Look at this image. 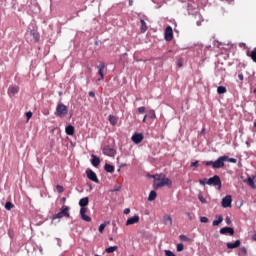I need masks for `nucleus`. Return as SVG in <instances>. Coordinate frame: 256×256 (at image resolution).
Instances as JSON below:
<instances>
[{
    "label": "nucleus",
    "mask_w": 256,
    "mask_h": 256,
    "mask_svg": "<svg viewBox=\"0 0 256 256\" xmlns=\"http://www.w3.org/2000/svg\"><path fill=\"white\" fill-rule=\"evenodd\" d=\"M225 156H220L216 161H206L204 162L206 167H211L213 169H223L225 167Z\"/></svg>",
    "instance_id": "nucleus-1"
},
{
    "label": "nucleus",
    "mask_w": 256,
    "mask_h": 256,
    "mask_svg": "<svg viewBox=\"0 0 256 256\" xmlns=\"http://www.w3.org/2000/svg\"><path fill=\"white\" fill-rule=\"evenodd\" d=\"M104 169L107 173H115V166L111 164H105Z\"/></svg>",
    "instance_id": "nucleus-22"
},
{
    "label": "nucleus",
    "mask_w": 256,
    "mask_h": 256,
    "mask_svg": "<svg viewBox=\"0 0 256 256\" xmlns=\"http://www.w3.org/2000/svg\"><path fill=\"white\" fill-rule=\"evenodd\" d=\"M129 213H131V209L129 208L124 209V215H129Z\"/></svg>",
    "instance_id": "nucleus-49"
},
{
    "label": "nucleus",
    "mask_w": 256,
    "mask_h": 256,
    "mask_svg": "<svg viewBox=\"0 0 256 256\" xmlns=\"http://www.w3.org/2000/svg\"><path fill=\"white\" fill-rule=\"evenodd\" d=\"M141 23V33H145V31H147V23L145 22V20L141 19L140 20Z\"/></svg>",
    "instance_id": "nucleus-27"
},
{
    "label": "nucleus",
    "mask_w": 256,
    "mask_h": 256,
    "mask_svg": "<svg viewBox=\"0 0 256 256\" xmlns=\"http://www.w3.org/2000/svg\"><path fill=\"white\" fill-rule=\"evenodd\" d=\"M19 93V86H10L8 88L9 97H15Z\"/></svg>",
    "instance_id": "nucleus-13"
},
{
    "label": "nucleus",
    "mask_w": 256,
    "mask_h": 256,
    "mask_svg": "<svg viewBox=\"0 0 256 256\" xmlns=\"http://www.w3.org/2000/svg\"><path fill=\"white\" fill-rule=\"evenodd\" d=\"M153 117H155V114H153Z\"/></svg>",
    "instance_id": "nucleus-60"
},
{
    "label": "nucleus",
    "mask_w": 256,
    "mask_h": 256,
    "mask_svg": "<svg viewBox=\"0 0 256 256\" xmlns=\"http://www.w3.org/2000/svg\"><path fill=\"white\" fill-rule=\"evenodd\" d=\"M200 185H202L203 187H205V185H207V179L204 180H199Z\"/></svg>",
    "instance_id": "nucleus-44"
},
{
    "label": "nucleus",
    "mask_w": 256,
    "mask_h": 256,
    "mask_svg": "<svg viewBox=\"0 0 256 256\" xmlns=\"http://www.w3.org/2000/svg\"><path fill=\"white\" fill-rule=\"evenodd\" d=\"M229 233L231 236L235 235V230L231 227H224L220 229L221 235H227Z\"/></svg>",
    "instance_id": "nucleus-14"
},
{
    "label": "nucleus",
    "mask_w": 256,
    "mask_h": 256,
    "mask_svg": "<svg viewBox=\"0 0 256 256\" xmlns=\"http://www.w3.org/2000/svg\"><path fill=\"white\" fill-rule=\"evenodd\" d=\"M138 113H140V114H143V113H145V107H139L138 108Z\"/></svg>",
    "instance_id": "nucleus-45"
},
{
    "label": "nucleus",
    "mask_w": 256,
    "mask_h": 256,
    "mask_svg": "<svg viewBox=\"0 0 256 256\" xmlns=\"http://www.w3.org/2000/svg\"><path fill=\"white\" fill-rule=\"evenodd\" d=\"M92 165L93 167H99V165L101 164V160L99 159V157L92 155Z\"/></svg>",
    "instance_id": "nucleus-21"
},
{
    "label": "nucleus",
    "mask_w": 256,
    "mask_h": 256,
    "mask_svg": "<svg viewBox=\"0 0 256 256\" xmlns=\"http://www.w3.org/2000/svg\"><path fill=\"white\" fill-rule=\"evenodd\" d=\"M114 191H121V187L114 189Z\"/></svg>",
    "instance_id": "nucleus-52"
},
{
    "label": "nucleus",
    "mask_w": 256,
    "mask_h": 256,
    "mask_svg": "<svg viewBox=\"0 0 256 256\" xmlns=\"http://www.w3.org/2000/svg\"><path fill=\"white\" fill-rule=\"evenodd\" d=\"M56 190H57L58 193H63L64 188H63V186H61V185H57V186H56Z\"/></svg>",
    "instance_id": "nucleus-38"
},
{
    "label": "nucleus",
    "mask_w": 256,
    "mask_h": 256,
    "mask_svg": "<svg viewBox=\"0 0 256 256\" xmlns=\"http://www.w3.org/2000/svg\"><path fill=\"white\" fill-rule=\"evenodd\" d=\"M183 249H185V246L183 245V243H180V244L177 245V251L179 253H181V251H183Z\"/></svg>",
    "instance_id": "nucleus-34"
},
{
    "label": "nucleus",
    "mask_w": 256,
    "mask_h": 256,
    "mask_svg": "<svg viewBox=\"0 0 256 256\" xmlns=\"http://www.w3.org/2000/svg\"><path fill=\"white\" fill-rule=\"evenodd\" d=\"M173 182L169 178H162L160 182H154L155 189H161V187H171Z\"/></svg>",
    "instance_id": "nucleus-5"
},
{
    "label": "nucleus",
    "mask_w": 256,
    "mask_h": 256,
    "mask_svg": "<svg viewBox=\"0 0 256 256\" xmlns=\"http://www.w3.org/2000/svg\"><path fill=\"white\" fill-rule=\"evenodd\" d=\"M117 249H119V247L117 246H110L108 248H106V253H115V251H117Z\"/></svg>",
    "instance_id": "nucleus-30"
},
{
    "label": "nucleus",
    "mask_w": 256,
    "mask_h": 256,
    "mask_svg": "<svg viewBox=\"0 0 256 256\" xmlns=\"http://www.w3.org/2000/svg\"><path fill=\"white\" fill-rule=\"evenodd\" d=\"M15 208V205L13 204V203H11V202H6V204H5V209L7 210V211H11V209H14Z\"/></svg>",
    "instance_id": "nucleus-31"
},
{
    "label": "nucleus",
    "mask_w": 256,
    "mask_h": 256,
    "mask_svg": "<svg viewBox=\"0 0 256 256\" xmlns=\"http://www.w3.org/2000/svg\"><path fill=\"white\" fill-rule=\"evenodd\" d=\"M225 222H226L227 225H231V218L229 216H227L225 218Z\"/></svg>",
    "instance_id": "nucleus-46"
},
{
    "label": "nucleus",
    "mask_w": 256,
    "mask_h": 256,
    "mask_svg": "<svg viewBox=\"0 0 256 256\" xmlns=\"http://www.w3.org/2000/svg\"><path fill=\"white\" fill-rule=\"evenodd\" d=\"M144 136L142 133H135L133 134L131 140L133 141V143H135L136 145H139V143H141V141H143Z\"/></svg>",
    "instance_id": "nucleus-12"
},
{
    "label": "nucleus",
    "mask_w": 256,
    "mask_h": 256,
    "mask_svg": "<svg viewBox=\"0 0 256 256\" xmlns=\"http://www.w3.org/2000/svg\"><path fill=\"white\" fill-rule=\"evenodd\" d=\"M247 57H250L254 63H256V48H254L252 51L246 52Z\"/></svg>",
    "instance_id": "nucleus-18"
},
{
    "label": "nucleus",
    "mask_w": 256,
    "mask_h": 256,
    "mask_svg": "<svg viewBox=\"0 0 256 256\" xmlns=\"http://www.w3.org/2000/svg\"><path fill=\"white\" fill-rule=\"evenodd\" d=\"M29 36L33 37L35 43H37V41H39V32H37V30H31L29 32Z\"/></svg>",
    "instance_id": "nucleus-19"
},
{
    "label": "nucleus",
    "mask_w": 256,
    "mask_h": 256,
    "mask_svg": "<svg viewBox=\"0 0 256 256\" xmlns=\"http://www.w3.org/2000/svg\"><path fill=\"white\" fill-rule=\"evenodd\" d=\"M153 178L155 179V183H157V181H160L163 179V178H161V175H155V176H153Z\"/></svg>",
    "instance_id": "nucleus-43"
},
{
    "label": "nucleus",
    "mask_w": 256,
    "mask_h": 256,
    "mask_svg": "<svg viewBox=\"0 0 256 256\" xmlns=\"http://www.w3.org/2000/svg\"><path fill=\"white\" fill-rule=\"evenodd\" d=\"M252 239L256 241V233L253 235Z\"/></svg>",
    "instance_id": "nucleus-53"
},
{
    "label": "nucleus",
    "mask_w": 256,
    "mask_h": 256,
    "mask_svg": "<svg viewBox=\"0 0 256 256\" xmlns=\"http://www.w3.org/2000/svg\"><path fill=\"white\" fill-rule=\"evenodd\" d=\"M166 256H176L175 253H173L171 250H165Z\"/></svg>",
    "instance_id": "nucleus-40"
},
{
    "label": "nucleus",
    "mask_w": 256,
    "mask_h": 256,
    "mask_svg": "<svg viewBox=\"0 0 256 256\" xmlns=\"http://www.w3.org/2000/svg\"><path fill=\"white\" fill-rule=\"evenodd\" d=\"M163 223H164V225H167L168 227H172L173 226V218H171L170 215H164Z\"/></svg>",
    "instance_id": "nucleus-17"
},
{
    "label": "nucleus",
    "mask_w": 256,
    "mask_h": 256,
    "mask_svg": "<svg viewBox=\"0 0 256 256\" xmlns=\"http://www.w3.org/2000/svg\"><path fill=\"white\" fill-rule=\"evenodd\" d=\"M146 119H147V116H144L143 123H145Z\"/></svg>",
    "instance_id": "nucleus-55"
},
{
    "label": "nucleus",
    "mask_w": 256,
    "mask_h": 256,
    "mask_svg": "<svg viewBox=\"0 0 256 256\" xmlns=\"http://www.w3.org/2000/svg\"><path fill=\"white\" fill-rule=\"evenodd\" d=\"M239 256H247V248L241 247L238 253Z\"/></svg>",
    "instance_id": "nucleus-32"
},
{
    "label": "nucleus",
    "mask_w": 256,
    "mask_h": 256,
    "mask_svg": "<svg viewBox=\"0 0 256 256\" xmlns=\"http://www.w3.org/2000/svg\"><path fill=\"white\" fill-rule=\"evenodd\" d=\"M206 185H212L213 187H217L218 190H221V178L218 175H215L206 181Z\"/></svg>",
    "instance_id": "nucleus-3"
},
{
    "label": "nucleus",
    "mask_w": 256,
    "mask_h": 256,
    "mask_svg": "<svg viewBox=\"0 0 256 256\" xmlns=\"http://www.w3.org/2000/svg\"><path fill=\"white\" fill-rule=\"evenodd\" d=\"M89 97H95V92L90 91V92H89Z\"/></svg>",
    "instance_id": "nucleus-51"
},
{
    "label": "nucleus",
    "mask_w": 256,
    "mask_h": 256,
    "mask_svg": "<svg viewBox=\"0 0 256 256\" xmlns=\"http://www.w3.org/2000/svg\"><path fill=\"white\" fill-rule=\"evenodd\" d=\"M201 223H209V218L203 216L200 218Z\"/></svg>",
    "instance_id": "nucleus-39"
},
{
    "label": "nucleus",
    "mask_w": 256,
    "mask_h": 256,
    "mask_svg": "<svg viewBox=\"0 0 256 256\" xmlns=\"http://www.w3.org/2000/svg\"><path fill=\"white\" fill-rule=\"evenodd\" d=\"M80 207H87L89 205V197H84L79 201Z\"/></svg>",
    "instance_id": "nucleus-24"
},
{
    "label": "nucleus",
    "mask_w": 256,
    "mask_h": 256,
    "mask_svg": "<svg viewBox=\"0 0 256 256\" xmlns=\"http://www.w3.org/2000/svg\"><path fill=\"white\" fill-rule=\"evenodd\" d=\"M110 241H113V237H110Z\"/></svg>",
    "instance_id": "nucleus-58"
},
{
    "label": "nucleus",
    "mask_w": 256,
    "mask_h": 256,
    "mask_svg": "<svg viewBox=\"0 0 256 256\" xmlns=\"http://www.w3.org/2000/svg\"><path fill=\"white\" fill-rule=\"evenodd\" d=\"M164 35L166 41H173V28H171V26H167Z\"/></svg>",
    "instance_id": "nucleus-9"
},
{
    "label": "nucleus",
    "mask_w": 256,
    "mask_h": 256,
    "mask_svg": "<svg viewBox=\"0 0 256 256\" xmlns=\"http://www.w3.org/2000/svg\"><path fill=\"white\" fill-rule=\"evenodd\" d=\"M155 199H157V192L152 190L148 196V201H155Z\"/></svg>",
    "instance_id": "nucleus-26"
},
{
    "label": "nucleus",
    "mask_w": 256,
    "mask_h": 256,
    "mask_svg": "<svg viewBox=\"0 0 256 256\" xmlns=\"http://www.w3.org/2000/svg\"><path fill=\"white\" fill-rule=\"evenodd\" d=\"M254 95H256V88L253 90Z\"/></svg>",
    "instance_id": "nucleus-56"
},
{
    "label": "nucleus",
    "mask_w": 256,
    "mask_h": 256,
    "mask_svg": "<svg viewBox=\"0 0 256 256\" xmlns=\"http://www.w3.org/2000/svg\"><path fill=\"white\" fill-rule=\"evenodd\" d=\"M216 217H217V220H214L212 222L213 227H217V225H221V223H223V216L218 215Z\"/></svg>",
    "instance_id": "nucleus-25"
},
{
    "label": "nucleus",
    "mask_w": 256,
    "mask_h": 256,
    "mask_svg": "<svg viewBox=\"0 0 256 256\" xmlns=\"http://www.w3.org/2000/svg\"><path fill=\"white\" fill-rule=\"evenodd\" d=\"M201 133H205V129H202Z\"/></svg>",
    "instance_id": "nucleus-57"
},
{
    "label": "nucleus",
    "mask_w": 256,
    "mask_h": 256,
    "mask_svg": "<svg viewBox=\"0 0 256 256\" xmlns=\"http://www.w3.org/2000/svg\"><path fill=\"white\" fill-rule=\"evenodd\" d=\"M66 135H75V127L73 125H68L65 129Z\"/></svg>",
    "instance_id": "nucleus-20"
},
{
    "label": "nucleus",
    "mask_w": 256,
    "mask_h": 256,
    "mask_svg": "<svg viewBox=\"0 0 256 256\" xmlns=\"http://www.w3.org/2000/svg\"><path fill=\"white\" fill-rule=\"evenodd\" d=\"M238 79H240L241 81H243V79H245V76L243 75V73H240L238 75Z\"/></svg>",
    "instance_id": "nucleus-50"
},
{
    "label": "nucleus",
    "mask_w": 256,
    "mask_h": 256,
    "mask_svg": "<svg viewBox=\"0 0 256 256\" xmlns=\"http://www.w3.org/2000/svg\"><path fill=\"white\" fill-rule=\"evenodd\" d=\"M108 120L110 121V124H112L113 126L117 125L118 119L115 116L109 115Z\"/></svg>",
    "instance_id": "nucleus-29"
},
{
    "label": "nucleus",
    "mask_w": 256,
    "mask_h": 256,
    "mask_svg": "<svg viewBox=\"0 0 256 256\" xmlns=\"http://www.w3.org/2000/svg\"><path fill=\"white\" fill-rule=\"evenodd\" d=\"M105 227H107V224L103 223L99 226V233H103L105 231Z\"/></svg>",
    "instance_id": "nucleus-36"
},
{
    "label": "nucleus",
    "mask_w": 256,
    "mask_h": 256,
    "mask_svg": "<svg viewBox=\"0 0 256 256\" xmlns=\"http://www.w3.org/2000/svg\"><path fill=\"white\" fill-rule=\"evenodd\" d=\"M225 161L228 163H237V159L235 158H229V156H224Z\"/></svg>",
    "instance_id": "nucleus-33"
},
{
    "label": "nucleus",
    "mask_w": 256,
    "mask_h": 256,
    "mask_svg": "<svg viewBox=\"0 0 256 256\" xmlns=\"http://www.w3.org/2000/svg\"><path fill=\"white\" fill-rule=\"evenodd\" d=\"M85 213H87V208L85 206L81 207L80 209L81 219H83V221H86L87 223H91V217L87 216Z\"/></svg>",
    "instance_id": "nucleus-11"
},
{
    "label": "nucleus",
    "mask_w": 256,
    "mask_h": 256,
    "mask_svg": "<svg viewBox=\"0 0 256 256\" xmlns=\"http://www.w3.org/2000/svg\"><path fill=\"white\" fill-rule=\"evenodd\" d=\"M68 111L69 110L67 109L65 104L60 102V103H58V105L56 107L55 115H56V117H60V119H63V117L67 116Z\"/></svg>",
    "instance_id": "nucleus-2"
},
{
    "label": "nucleus",
    "mask_w": 256,
    "mask_h": 256,
    "mask_svg": "<svg viewBox=\"0 0 256 256\" xmlns=\"http://www.w3.org/2000/svg\"><path fill=\"white\" fill-rule=\"evenodd\" d=\"M217 93H218V95H223V94L227 93V88H225L224 86H219L217 88Z\"/></svg>",
    "instance_id": "nucleus-28"
},
{
    "label": "nucleus",
    "mask_w": 256,
    "mask_h": 256,
    "mask_svg": "<svg viewBox=\"0 0 256 256\" xmlns=\"http://www.w3.org/2000/svg\"><path fill=\"white\" fill-rule=\"evenodd\" d=\"M177 66L178 67H183V58H180L177 60Z\"/></svg>",
    "instance_id": "nucleus-41"
},
{
    "label": "nucleus",
    "mask_w": 256,
    "mask_h": 256,
    "mask_svg": "<svg viewBox=\"0 0 256 256\" xmlns=\"http://www.w3.org/2000/svg\"><path fill=\"white\" fill-rule=\"evenodd\" d=\"M198 199H199V201H201L202 203H207V200L205 199V197H203V194H198Z\"/></svg>",
    "instance_id": "nucleus-35"
},
{
    "label": "nucleus",
    "mask_w": 256,
    "mask_h": 256,
    "mask_svg": "<svg viewBox=\"0 0 256 256\" xmlns=\"http://www.w3.org/2000/svg\"><path fill=\"white\" fill-rule=\"evenodd\" d=\"M231 203H233V199L231 198V195H226L222 199V207H224V209H227V207H231Z\"/></svg>",
    "instance_id": "nucleus-8"
},
{
    "label": "nucleus",
    "mask_w": 256,
    "mask_h": 256,
    "mask_svg": "<svg viewBox=\"0 0 256 256\" xmlns=\"http://www.w3.org/2000/svg\"><path fill=\"white\" fill-rule=\"evenodd\" d=\"M98 75H100V78L97 79V81H104L105 79V74H103V71H105V64L101 62L98 66Z\"/></svg>",
    "instance_id": "nucleus-7"
},
{
    "label": "nucleus",
    "mask_w": 256,
    "mask_h": 256,
    "mask_svg": "<svg viewBox=\"0 0 256 256\" xmlns=\"http://www.w3.org/2000/svg\"><path fill=\"white\" fill-rule=\"evenodd\" d=\"M103 153H104V155H107L108 157H115V154H116L117 152H116L115 149H113L112 147H110V146H105V147L103 148Z\"/></svg>",
    "instance_id": "nucleus-10"
},
{
    "label": "nucleus",
    "mask_w": 256,
    "mask_h": 256,
    "mask_svg": "<svg viewBox=\"0 0 256 256\" xmlns=\"http://www.w3.org/2000/svg\"><path fill=\"white\" fill-rule=\"evenodd\" d=\"M129 5H133V0H129Z\"/></svg>",
    "instance_id": "nucleus-54"
},
{
    "label": "nucleus",
    "mask_w": 256,
    "mask_h": 256,
    "mask_svg": "<svg viewBox=\"0 0 256 256\" xmlns=\"http://www.w3.org/2000/svg\"><path fill=\"white\" fill-rule=\"evenodd\" d=\"M86 175L88 179H90V181H93L94 183H99V178H97V174L93 170H86Z\"/></svg>",
    "instance_id": "nucleus-6"
},
{
    "label": "nucleus",
    "mask_w": 256,
    "mask_h": 256,
    "mask_svg": "<svg viewBox=\"0 0 256 256\" xmlns=\"http://www.w3.org/2000/svg\"><path fill=\"white\" fill-rule=\"evenodd\" d=\"M191 167H199V161L192 162Z\"/></svg>",
    "instance_id": "nucleus-47"
},
{
    "label": "nucleus",
    "mask_w": 256,
    "mask_h": 256,
    "mask_svg": "<svg viewBox=\"0 0 256 256\" xmlns=\"http://www.w3.org/2000/svg\"><path fill=\"white\" fill-rule=\"evenodd\" d=\"M226 247L227 249H237V247H241V240H236L234 243L228 242Z\"/></svg>",
    "instance_id": "nucleus-16"
},
{
    "label": "nucleus",
    "mask_w": 256,
    "mask_h": 256,
    "mask_svg": "<svg viewBox=\"0 0 256 256\" xmlns=\"http://www.w3.org/2000/svg\"><path fill=\"white\" fill-rule=\"evenodd\" d=\"M26 117H27V121H29V119H31V117H33V112H31V111L27 112Z\"/></svg>",
    "instance_id": "nucleus-42"
},
{
    "label": "nucleus",
    "mask_w": 256,
    "mask_h": 256,
    "mask_svg": "<svg viewBox=\"0 0 256 256\" xmlns=\"http://www.w3.org/2000/svg\"><path fill=\"white\" fill-rule=\"evenodd\" d=\"M186 215L190 221H193V219H195V215H193L191 212H187Z\"/></svg>",
    "instance_id": "nucleus-37"
},
{
    "label": "nucleus",
    "mask_w": 256,
    "mask_h": 256,
    "mask_svg": "<svg viewBox=\"0 0 256 256\" xmlns=\"http://www.w3.org/2000/svg\"><path fill=\"white\" fill-rule=\"evenodd\" d=\"M139 216L135 215L131 218H128V220L126 221V226L129 227V225H135L139 222Z\"/></svg>",
    "instance_id": "nucleus-15"
},
{
    "label": "nucleus",
    "mask_w": 256,
    "mask_h": 256,
    "mask_svg": "<svg viewBox=\"0 0 256 256\" xmlns=\"http://www.w3.org/2000/svg\"><path fill=\"white\" fill-rule=\"evenodd\" d=\"M180 239H181V241H188L189 240V238H187V236H185V235H180Z\"/></svg>",
    "instance_id": "nucleus-48"
},
{
    "label": "nucleus",
    "mask_w": 256,
    "mask_h": 256,
    "mask_svg": "<svg viewBox=\"0 0 256 256\" xmlns=\"http://www.w3.org/2000/svg\"><path fill=\"white\" fill-rule=\"evenodd\" d=\"M244 183H247L252 189H256L255 181L253 180V178L248 177L247 180H244Z\"/></svg>",
    "instance_id": "nucleus-23"
},
{
    "label": "nucleus",
    "mask_w": 256,
    "mask_h": 256,
    "mask_svg": "<svg viewBox=\"0 0 256 256\" xmlns=\"http://www.w3.org/2000/svg\"><path fill=\"white\" fill-rule=\"evenodd\" d=\"M254 127H256V121L254 122Z\"/></svg>",
    "instance_id": "nucleus-59"
},
{
    "label": "nucleus",
    "mask_w": 256,
    "mask_h": 256,
    "mask_svg": "<svg viewBox=\"0 0 256 256\" xmlns=\"http://www.w3.org/2000/svg\"><path fill=\"white\" fill-rule=\"evenodd\" d=\"M63 217H67L69 218L70 217V213H69V207L68 206H65L63 205L60 209V212L55 214L52 219L55 220V219H63Z\"/></svg>",
    "instance_id": "nucleus-4"
}]
</instances>
